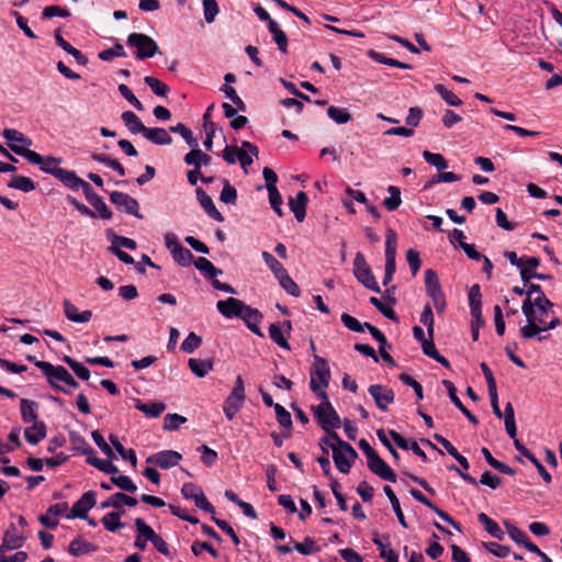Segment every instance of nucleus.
<instances>
[{
    "instance_id": "nucleus-52",
    "label": "nucleus",
    "mask_w": 562,
    "mask_h": 562,
    "mask_svg": "<svg viewBox=\"0 0 562 562\" xmlns=\"http://www.w3.org/2000/svg\"><path fill=\"white\" fill-rule=\"evenodd\" d=\"M269 336L271 340L277 344L279 347L289 350L290 345L283 335V331L279 325V323H273L269 326Z\"/></svg>"
},
{
    "instance_id": "nucleus-4",
    "label": "nucleus",
    "mask_w": 562,
    "mask_h": 562,
    "mask_svg": "<svg viewBox=\"0 0 562 562\" xmlns=\"http://www.w3.org/2000/svg\"><path fill=\"white\" fill-rule=\"evenodd\" d=\"M353 274L358 282L361 283L364 288L375 293H381V289L375 280V277L372 273V270L368 265L364 255L360 251L356 254L353 259Z\"/></svg>"
},
{
    "instance_id": "nucleus-27",
    "label": "nucleus",
    "mask_w": 562,
    "mask_h": 562,
    "mask_svg": "<svg viewBox=\"0 0 562 562\" xmlns=\"http://www.w3.org/2000/svg\"><path fill=\"white\" fill-rule=\"evenodd\" d=\"M38 404L35 401L22 398L20 401V411L22 420L25 424L37 422V409Z\"/></svg>"
},
{
    "instance_id": "nucleus-22",
    "label": "nucleus",
    "mask_w": 562,
    "mask_h": 562,
    "mask_svg": "<svg viewBox=\"0 0 562 562\" xmlns=\"http://www.w3.org/2000/svg\"><path fill=\"white\" fill-rule=\"evenodd\" d=\"M212 158L210 155L203 153L199 146L191 148V150L184 155L183 161L189 166H194V169H201L202 166L210 165Z\"/></svg>"
},
{
    "instance_id": "nucleus-46",
    "label": "nucleus",
    "mask_w": 562,
    "mask_h": 562,
    "mask_svg": "<svg viewBox=\"0 0 562 562\" xmlns=\"http://www.w3.org/2000/svg\"><path fill=\"white\" fill-rule=\"evenodd\" d=\"M63 360L79 379L83 381H88L90 379V370L82 363L69 356H65Z\"/></svg>"
},
{
    "instance_id": "nucleus-33",
    "label": "nucleus",
    "mask_w": 562,
    "mask_h": 562,
    "mask_svg": "<svg viewBox=\"0 0 562 562\" xmlns=\"http://www.w3.org/2000/svg\"><path fill=\"white\" fill-rule=\"evenodd\" d=\"M477 520L484 526V529L494 538L503 540L505 537L504 531L496 521L490 518L485 513L477 515Z\"/></svg>"
},
{
    "instance_id": "nucleus-37",
    "label": "nucleus",
    "mask_w": 562,
    "mask_h": 562,
    "mask_svg": "<svg viewBox=\"0 0 562 562\" xmlns=\"http://www.w3.org/2000/svg\"><path fill=\"white\" fill-rule=\"evenodd\" d=\"M268 30L271 33L273 41L278 45V49L281 53H286L288 52V36L280 29L279 24L276 21H271L270 25L268 26Z\"/></svg>"
},
{
    "instance_id": "nucleus-30",
    "label": "nucleus",
    "mask_w": 562,
    "mask_h": 562,
    "mask_svg": "<svg viewBox=\"0 0 562 562\" xmlns=\"http://www.w3.org/2000/svg\"><path fill=\"white\" fill-rule=\"evenodd\" d=\"M9 148L16 155L25 158L30 164L33 165H42L44 162V156H41L38 153L29 149L27 146H20L16 144H9Z\"/></svg>"
},
{
    "instance_id": "nucleus-45",
    "label": "nucleus",
    "mask_w": 562,
    "mask_h": 562,
    "mask_svg": "<svg viewBox=\"0 0 562 562\" xmlns=\"http://www.w3.org/2000/svg\"><path fill=\"white\" fill-rule=\"evenodd\" d=\"M387 192L390 193V196L383 200V205L387 211L392 212L397 210L402 203L401 190L398 187L389 186Z\"/></svg>"
},
{
    "instance_id": "nucleus-36",
    "label": "nucleus",
    "mask_w": 562,
    "mask_h": 562,
    "mask_svg": "<svg viewBox=\"0 0 562 562\" xmlns=\"http://www.w3.org/2000/svg\"><path fill=\"white\" fill-rule=\"evenodd\" d=\"M124 513V510H117L104 515L101 519L103 527L111 532H115L119 529L123 528L124 524L121 522V517Z\"/></svg>"
},
{
    "instance_id": "nucleus-49",
    "label": "nucleus",
    "mask_w": 562,
    "mask_h": 562,
    "mask_svg": "<svg viewBox=\"0 0 562 562\" xmlns=\"http://www.w3.org/2000/svg\"><path fill=\"white\" fill-rule=\"evenodd\" d=\"M504 526H505L506 531H507L508 536L510 537V539L513 541H515L517 544L524 546L527 542V540L529 539V537L527 536V533L524 530H521L520 528L515 526L509 520H504Z\"/></svg>"
},
{
    "instance_id": "nucleus-28",
    "label": "nucleus",
    "mask_w": 562,
    "mask_h": 562,
    "mask_svg": "<svg viewBox=\"0 0 562 562\" xmlns=\"http://www.w3.org/2000/svg\"><path fill=\"white\" fill-rule=\"evenodd\" d=\"M135 408L148 417L157 418L166 409V405L162 402L143 403L140 400H136Z\"/></svg>"
},
{
    "instance_id": "nucleus-24",
    "label": "nucleus",
    "mask_w": 562,
    "mask_h": 562,
    "mask_svg": "<svg viewBox=\"0 0 562 562\" xmlns=\"http://www.w3.org/2000/svg\"><path fill=\"white\" fill-rule=\"evenodd\" d=\"M121 119H122L124 125L126 126V128L132 134H142L144 136L147 126H145L143 124L140 119L134 112H132V111H124L121 114Z\"/></svg>"
},
{
    "instance_id": "nucleus-44",
    "label": "nucleus",
    "mask_w": 562,
    "mask_h": 562,
    "mask_svg": "<svg viewBox=\"0 0 562 562\" xmlns=\"http://www.w3.org/2000/svg\"><path fill=\"white\" fill-rule=\"evenodd\" d=\"M291 541L293 542L294 550L301 554L308 555L321 551V548L317 546L316 541L311 537H305L302 542L294 541L292 538Z\"/></svg>"
},
{
    "instance_id": "nucleus-3",
    "label": "nucleus",
    "mask_w": 562,
    "mask_h": 562,
    "mask_svg": "<svg viewBox=\"0 0 562 562\" xmlns=\"http://www.w3.org/2000/svg\"><path fill=\"white\" fill-rule=\"evenodd\" d=\"M310 387L319 397L321 386L327 387L330 380V369L326 359L314 356V364L310 371Z\"/></svg>"
},
{
    "instance_id": "nucleus-29",
    "label": "nucleus",
    "mask_w": 562,
    "mask_h": 562,
    "mask_svg": "<svg viewBox=\"0 0 562 562\" xmlns=\"http://www.w3.org/2000/svg\"><path fill=\"white\" fill-rule=\"evenodd\" d=\"M97 546L81 539L80 537L75 538L68 547L69 554L74 557H81L83 554L94 552Z\"/></svg>"
},
{
    "instance_id": "nucleus-9",
    "label": "nucleus",
    "mask_w": 562,
    "mask_h": 562,
    "mask_svg": "<svg viewBox=\"0 0 562 562\" xmlns=\"http://www.w3.org/2000/svg\"><path fill=\"white\" fill-rule=\"evenodd\" d=\"M95 505V492L88 491L72 505L68 519L81 518L88 519V512Z\"/></svg>"
},
{
    "instance_id": "nucleus-61",
    "label": "nucleus",
    "mask_w": 562,
    "mask_h": 562,
    "mask_svg": "<svg viewBox=\"0 0 562 562\" xmlns=\"http://www.w3.org/2000/svg\"><path fill=\"white\" fill-rule=\"evenodd\" d=\"M423 158L438 170H445L448 168V161L441 154H435L429 150H424Z\"/></svg>"
},
{
    "instance_id": "nucleus-25",
    "label": "nucleus",
    "mask_w": 562,
    "mask_h": 562,
    "mask_svg": "<svg viewBox=\"0 0 562 562\" xmlns=\"http://www.w3.org/2000/svg\"><path fill=\"white\" fill-rule=\"evenodd\" d=\"M144 137L155 145H170L172 137L162 127H147Z\"/></svg>"
},
{
    "instance_id": "nucleus-59",
    "label": "nucleus",
    "mask_w": 562,
    "mask_h": 562,
    "mask_svg": "<svg viewBox=\"0 0 562 562\" xmlns=\"http://www.w3.org/2000/svg\"><path fill=\"white\" fill-rule=\"evenodd\" d=\"M279 281L280 286L290 295L299 297L301 295V291L296 282L289 276V273H284L282 277L277 279Z\"/></svg>"
},
{
    "instance_id": "nucleus-54",
    "label": "nucleus",
    "mask_w": 562,
    "mask_h": 562,
    "mask_svg": "<svg viewBox=\"0 0 562 562\" xmlns=\"http://www.w3.org/2000/svg\"><path fill=\"white\" fill-rule=\"evenodd\" d=\"M134 525L137 533L147 541L153 542L159 536L143 518H136Z\"/></svg>"
},
{
    "instance_id": "nucleus-1",
    "label": "nucleus",
    "mask_w": 562,
    "mask_h": 562,
    "mask_svg": "<svg viewBox=\"0 0 562 562\" xmlns=\"http://www.w3.org/2000/svg\"><path fill=\"white\" fill-rule=\"evenodd\" d=\"M319 398H322V403L314 407V417L318 425L323 430L338 429L341 425V420L329 402L327 393L325 391H321Z\"/></svg>"
},
{
    "instance_id": "nucleus-53",
    "label": "nucleus",
    "mask_w": 562,
    "mask_h": 562,
    "mask_svg": "<svg viewBox=\"0 0 562 562\" xmlns=\"http://www.w3.org/2000/svg\"><path fill=\"white\" fill-rule=\"evenodd\" d=\"M326 432V436H324L321 440H319V447L323 448V446H326L328 448H330L333 450V448L335 449H339L341 447V445L345 442L340 437L339 435L335 431V429H328V430H324Z\"/></svg>"
},
{
    "instance_id": "nucleus-42",
    "label": "nucleus",
    "mask_w": 562,
    "mask_h": 562,
    "mask_svg": "<svg viewBox=\"0 0 562 562\" xmlns=\"http://www.w3.org/2000/svg\"><path fill=\"white\" fill-rule=\"evenodd\" d=\"M481 452L484 457V459L486 460V462L495 470H497L498 472L501 473H504V474H507V475H515L516 471L510 468L509 465L496 460L492 453L490 452V450L485 447H483L481 449Z\"/></svg>"
},
{
    "instance_id": "nucleus-32",
    "label": "nucleus",
    "mask_w": 562,
    "mask_h": 562,
    "mask_svg": "<svg viewBox=\"0 0 562 562\" xmlns=\"http://www.w3.org/2000/svg\"><path fill=\"white\" fill-rule=\"evenodd\" d=\"M194 267L206 278L213 279L218 274H222V270L216 268L205 257H199L193 261Z\"/></svg>"
},
{
    "instance_id": "nucleus-21",
    "label": "nucleus",
    "mask_w": 562,
    "mask_h": 562,
    "mask_svg": "<svg viewBox=\"0 0 562 562\" xmlns=\"http://www.w3.org/2000/svg\"><path fill=\"white\" fill-rule=\"evenodd\" d=\"M63 306L65 316L74 323H87L92 317L91 311L87 310L79 312L77 306H75L69 300H64Z\"/></svg>"
},
{
    "instance_id": "nucleus-64",
    "label": "nucleus",
    "mask_w": 562,
    "mask_h": 562,
    "mask_svg": "<svg viewBox=\"0 0 562 562\" xmlns=\"http://www.w3.org/2000/svg\"><path fill=\"white\" fill-rule=\"evenodd\" d=\"M171 255L175 261L182 267H188L194 261V256L192 255V252L189 249L184 248L183 246L178 248Z\"/></svg>"
},
{
    "instance_id": "nucleus-63",
    "label": "nucleus",
    "mask_w": 562,
    "mask_h": 562,
    "mask_svg": "<svg viewBox=\"0 0 562 562\" xmlns=\"http://www.w3.org/2000/svg\"><path fill=\"white\" fill-rule=\"evenodd\" d=\"M202 344V337L195 333H190L187 338L182 341L180 349L186 353H192Z\"/></svg>"
},
{
    "instance_id": "nucleus-39",
    "label": "nucleus",
    "mask_w": 562,
    "mask_h": 562,
    "mask_svg": "<svg viewBox=\"0 0 562 562\" xmlns=\"http://www.w3.org/2000/svg\"><path fill=\"white\" fill-rule=\"evenodd\" d=\"M383 491H384L385 495L387 496V498L390 499L392 508H393L401 526L405 529L408 528L405 516H404L403 510L400 505V501H398L397 496L395 495L394 491L389 485H385L383 487Z\"/></svg>"
},
{
    "instance_id": "nucleus-47",
    "label": "nucleus",
    "mask_w": 562,
    "mask_h": 562,
    "mask_svg": "<svg viewBox=\"0 0 562 562\" xmlns=\"http://www.w3.org/2000/svg\"><path fill=\"white\" fill-rule=\"evenodd\" d=\"M261 257H262L265 263L272 271L276 279H279L284 273L288 272L286 269L283 267V265L281 262H279L270 252L262 251Z\"/></svg>"
},
{
    "instance_id": "nucleus-60",
    "label": "nucleus",
    "mask_w": 562,
    "mask_h": 562,
    "mask_svg": "<svg viewBox=\"0 0 562 562\" xmlns=\"http://www.w3.org/2000/svg\"><path fill=\"white\" fill-rule=\"evenodd\" d=\"M144 82L151 89V91L156 95L167 97V94L169 92V87L166 83H164L162 81H160L159 79L151 77V76H146L144 78Z\"/></svg>"
},
{
    "instance_id": "nucleus-58",
    "label": "nucleus",
    "mask_w": 562,
    "mask_h": 562,
    "mask_svg": "<svg viewBox=\"0 0 562 562\" xmlns=\"http://www.w3.org/2000/svg\"><path fill=\"white\" fill-rule=\"evenodd\" d=\"M221 202L234 205L237 201V190L229 183L227 179L223 180V189L220 195Z\"/></svg>"
},
{
    "instance_id": "nucleus-16",
    "label": "nucleus",
    "mask_w": 562,
    "mask_h": 562,
    "mask_svg": "<svg viewBox=\"0 0 562 562\" xmlns=\"http://www.w3.org/2000/svg\"><path fill=\"white\" fill-rule=\"evenodd\" d=\"M244 306H245V303L235 297H228L226 300H221L216 303L217 311L225 318H233V317L239 318V316L243 313Z\"/></svg>"
},
{
    "instance_id": "nucleus-5",
    "label": "nucleus",
    "mask_w": 562,
    "mask_h": 562,
    "mask_svg": "<svg viewBox=\"0 0 562 562\" xmlns=\"http://www.w3.org/2000/svg\"><path fill=\"white\" fill-rule=\"evenodd\" d=\"M426 293L432 300L436 312L441 315L446 310V297L441 289L437 272L432 269L425 271Z\"/></svg>"
},
{
    "instance_id": "nucleus-10",
    "label": "nucleus",
    "mask_w": 562,
    "mask_h": 562,
    "mask_svg": "<svg viewBox=\"0 0 562 562\" xmlns=\"http://www.w3.org/2000/svg\"><path fill=\"white\" fill-rule=\"evenodd\" d=\"M409 493L415 501L422 503L423 505H425L428 508H430L431 510H434L439 516V518H441L443 521L451 525L456 530H458L460 532L462 531V526L460 525V522L454 520L447 512L442 510L436 504H434L431 501H429L420 491H418L416 488H412L409 491Z\"/></svg>"
},
{
    "instance_id": "nucleus-56",
    "label": "nucleus",
    "mask_w": 562,
    "mask_h": 562,
    "mask_svg": "<svg viewBox=\"0 0 562 562\" xmlns=\"http://www.w3.org/2000/svg\"><path fill=\"white\" fill-rule=\"evenodd\" d=\"M126 52L124 50L123 45L116 41L114 46L108 49H104L99 53L98 57L102 61H111L114 57H126Z\"/></svg>"
},
{
    "instance_id": "nucleus-8",
    "label": "nucleus",
    "mask_w": 562,
    "mask_h": 562,
    "mask_svg": "<svg viewBox=\"0 0 562 562\" xmlns=\"http://www.w3.org/2000/svg\"><path fill=\"white\" fill-rule=\"evenodd\" d=\"M37 368L46 376L47 383L54 390H63V385L58 382H64L68 375V370L63 366H54L49 363H37Z\"/></svg>"
},
{
    "instance_id": "nucleus-15",
    "label": "nucleus",
    "mask_w": 562,
    "mask_h": 562,
    "mask_svg": "<svg viewBox=\"0 0 562 562\" xmlns=\"http://www.w3.org/2000/svg\"><path fill=\"white\" fill-rule=\"evenodd\" d=\"M82 191L86 200L94 207L102 218L110 220L112 217V211L104 203L103 199L94 192L93 188L89 183L83 186Z\"/></svg>"
},
{
    "instance_id": "nucleus-57",
    "label": "nucleus",
    "mask_w": 562,
    "mask_h": 562,
    "mask_svg": "<svg viewBox=\"0 0 562 562\" xmlns=\"http://www.w3.org/2000/svg\"><path fill=\"white\" fill-rule=\"evenodd\" d=\"M434 89L447 104L451 106H459L462 104L461 99L457 97L451 90L447 89L443 85L437 83Z\"/></svg>"
},
{
    "instance_id": "nucleus-11",
    "label": "nucleus",
    "mask_w": 562,
    "mask_h": 562,
    "mask_svg": "<svg viewBox=\"0 0 562 562\" xmlns=\"http://www.w3.org/2000/svg\"><path fill=\"white\" fill-rule=\"evenodd\" d=\"M369 394L373 397L379 409L387 411V405L394 402V391L382 384H372L368 389Z\"/></svg>"
},
{
    "instance_id": "nucleus-2",
    "label": "nucleus",
    "mask_w": 562,
    "mask_h": 562,
    "mask_svg": "<svg viewBox=\"0 0 562 562\" xmlns=\"http://www.w3.org/2000/svg\"><path fill=\"white\" fill-rule=\"evenodd\" d=\"M126 43L130 47L136 48V58L140 60L151 58L159 52L156 41L144 33H131Z\"/></svg>"
},
{
    "instance_id": "nucleus-40",
    "label": "nucleus",
    "mask_w": 562,
    "mask_h": 562,
    "mask_svg": "<svg viewBox=\"0 0 562 562\" xmlns=\"http://www.w3.org/2000/svg\"><path fill=\"white\" fill-rule=\"evenodd\" d=\"M106 237L111 241L110 247H124L130 250H135L137 248V244L134 239L125 236H119L112 229L106 231Z\"/></svg>"
},
{
    "instance_id": "nucleus-51",
    "label": "nucleus",
    "mask_w": 562,
    "mask_h": 562,
    "mask_svg": "<svg viewBox=\"0 0 562 562\" xmlns=\"http://www.w3.org/2000/svg\"><path fill=\"white\" fill-rule=\"evenodd\" d=\"M169 131L172 133L180 134L182 138L186 140V143L194 149V147H198L199 143L198 139L193 136L191 130H189L184 124L178 123L175 126H170Z\"/></svg>"
},
{
    "instance_id": "nucleus-43",
    "label": "nucleus",
    "mask_w": 562,
    "mask_h": 562,
    "mask_svg": "<svg viewBox=\"0 0 562 562\" xmlns=\"http://www.w3.org/2000/svg\"><path fill=\"white\" fill-rule=\"evenodd\" d=\"M503 417L505 420V429L508 436L512 439H515L517 436V427H516V420H515V411L514 406L510 402H508L505 406V411L503 413Z\"/></svg>"
},
{
    "instance_id": "nucleus-17",
    "label": "nucleus",
    "mask_w": 562,
    "mask_h": 562,
    "mask_svg": "<svg viewBox=\"0 0 562 562\" xmlns=\"http://www.w3.org/2000/svg\"><path fill=\"white\" fill-rule=\"evenodd\" d=\"M532 293L538 295L533 300L535 307L540 312L541 315H547L548 311L553 306V303L544 295L541 285L530 283L526 294L531 296Z\"/></svg>"
},
{
    "instance_id": "nucleus-35",
    "label": "nucleus",
    "mask_w": 562,
    "mask_h": 562,
    "mask_svg": "<svg viewBox=\"0 0 562 562\" xmlns=\"http://www.w3.org/2000/svg\"><path fill=\"white\" fill-rule=\"evenodd\" d=\"M109 440L114 447V449L117 451V453L121 456V458L130 461L132 467L135 468L137 464L136 452L133 449H125L124 446L120 442L117 436L113 434L109 436Z\"/></svg>"
},
{
    "instance_id": "nucleus-20",
    "label": "nucleus",
    "mask_w": 562,
    "mask_h": 562,
    "mask_svg": "<svg viewBox=\"0 0 562 562\" xmlns=\"http://www.w3.org/2000/svg\"><path fill=\"white\" fill-rule=\"evenodd\" d=\"M56 173L57 175L55 178L58 179L65 187L71 190H83V186L88 184V182L79 178L75 171L60 168L58 171H56Z\"/></svg>"
},
{
    "instance_id": "nucleus-12",
    "label": "nucleus",
    "mask_w": 562,
    "mask_h": 562,
    "mask_svg": "<svg viewBox=\"0 0 562 562\" xmlns=\"http://www.w3.org/2000/svg\"><path fill=\"white\" fill-rule=\"evenodd\" d=\"M182 456L175 450H162L157 453H154L149 456L146 459V463H153L160 469H170L172 467L178 465V463L181 461Z\"/></svg>"
},
{
    "instance_id": "nucleus-18",
    "label": "nucleus",
    "mask_w": 562,
    "mask_h": 562,
    "mask_svg": "<svg viewBox=\"0 0 562 562\" xmlns=\"http://www.w3.org/2000/svg\"><path fill=\"white\" fill-rule=\"evenodd\" d=\"M289 207L297 222H303L306 216L308 196L304 191H299L294 198L289 199Z\"/></svg>"
},
{
    "instance_id": "nucleus-50",
    "label": "nucleus",
    "mask_w": 562,
    "mask_h": 562,
    "mask_svg": "<svg viewBox=\"0 0 562 562\" xmlns=\"http://www.w3.org/2000/svg\"><path fill=\"white\" fill-rule=\"evenodd\" d=\"M327 115L337 124H346L351 120V114L347 109L335 105L328 106Z\"/></svg>"
},
{
    "instance_id": "nucleus-41",
    "label": "nucleus",
    "mask_w": 562,
    "mask_h": 562,
    "mask_svg": "<svg viewBox=\"0 0 562 562\" xmlns=\"http://www.w3.org/2000/svg\"><path fill=\"white\" fill-rule=\"evenodd\" d=\"M368 55L371 59H373L374 61L380 63V64L389 65V66L401 68V69H411L412 68V66L409 64L387 57L385 54L375 52L373 49L369 50Z\"/></svg>"
},
{
    "instance_id": "nucleus-48",
    "label": "nucleus",
    "mask_w": 562,
    "mask_h": 562,
    "mask_svg": "<svg viewBox=\"0 0 562 562\" xmlns=\"http://www.w3.org/2000/svg\"><path fill=\"white\" fill-rule=\"evenodd\" d=\"M3 137L9 142V144H16L20 143L24 147L31 146L32 140L27 136H25L23 133L13 130V128H4L2 132Z\"/></svg>"
},
{
    "instance_id": "nucleus-62",
    "label": "nucleus",
    "mask_w": 562,
    "mask_h": 562,
    "mask_svg": "<svg viewBox=\"0 0 562 562\" xmlns=\"http://www.w3.org/2000/svg\"><path fill=\"white\" fill-rule=\"evenodd\" d=\"M184 423H187V418L184 416L177 413L167 414L164 418V429L175 431Z\"/></svg>"
},
{
    "instance_id": "nucleus-55",
    "label": "nucleus",
    "mask_w": 562,
    "mask_h": 562,
    "mask_svg": "<svg viewBox=\"0 0 562 562\" xmlns=\"http://www.w3.org/2000/svg\"><path fill=\"white\" fill-rule=\"evenodd\" d=\"M333 460L337 470L344 474H348L351 469V461L342 453L341 450L333 448Z\"/></svg>"
},
{
    "instance_id": "nucleus-19",
    "label": "nucleus",
    "mask_w": 562,
    "mask_h": 562,
    "mask_svg": "<svg viewBox=\"0 0 562 562\" xmlns=\"http://www.w3.org/2000/svg\"><path fill=\"white\" fill-rule=\"evenodd\" d=\"M195 192H196V199H198L200 205L205 211V213L211 218H213L217 222H224V216L215 207L212 198L202 188H198Z\"/></svg>"
},
{
    "instance_id": "nucleus-38",
    "label": "nucleus",
    "mask_w": 562,
    "mask_h": 562,
    "mask_svg": "<svg viewBox=\"0 0 562 562\" xmlns=\"http://www.w3.org/2000/svg\"><path fill=\"white\" fill-rule=\"evenodd\" d=\"M8 187L27 193L35 190L36 184L29 177L15 175L8 182Z\"/></svg>"
},
{
    "instance_id": "nucleus-13",
    "label": "nucleus",
    "mask_w": 562,
    "mask_h": 562,
    "mask_svg": "<svg viewBox=\"0 0 562 562\" xmlns=\"http://www.w3.org/2000/svg\"><path fill=\"white\" fill-rule=\"evenodd\" d=\"M368 468L381 479L392 483L396 482V474L378 453L368 459Z\"/></svg>"
},
{
    "instance_id": "nucleus-34",
    "label": "nucleus",
    "mask_w": 562,
    "mask_h": 562,
    "mask_svg": "<svg viewBox=\"0 0 562 562\" xmlns=\"http://www.w3.org/2000/svg\"><path fill=\"white\" fill-rule=\"evenodd\" d=\"M274 412L278 423L285 429L283 437L290 438L293 427L291 414L280 404H276Z\"/></svg>"
},
{
    "instance_id": "nucleus-31",
    "label": "nucleus",
    "mask_w": 562,
    "mask_h": 562,
    "mask_svg": "<svg viewBox=\"0 0 562 562\" xmlns=\"http://www.w3.org/2000/svg\"><path fill=\"white\" fill-rule=\"evenodd\" d=\"M213 360L212 359H195L190 358L188 361V366L190 370L198 376L204 378L210 371L213 370Z\"/></svg>"
},
{
    "instance_id": "nucleus-14",
    "label": "nucleus",
    "mask_w": 562,
    "mask_h": 562,
    "mask_svg": "<svg viewBox=\"0 0 562 562\" xmlns=\"http://www.w3.org/2000/svg\"><path fill=\"white\" fill-rule=\"evenodd\" d=\"M240 319H243L246 324V326L249 328L250 331H252L255 335L259 337H263V333L261 331L259 324L261 323L263 315L262 313L254 308L247 304H245L243 308V313L239 316Z\"/></svg>"
},
{
    "instance_id": "nucleus-23",
    "label": "nucleus",
    "mask_w": 562,
    "mask_h": 562,
    "mask_svg": "<svg viewBox=\"0 0 562 562\" xmlns=\"http://www.w3.org/2000/svg\"><path fill=\"white\" fill-rule=\"evenodd\" d=\"M47 436V429L44 422H35L31 427L25 428V440L31 445H37Z\"/></svg>"
},
{
    "instance_id": "nucleus-26",
    "label": "nucleus",
    "mask_w": 562,
    "mask_h": 562,
    "mask_svg": "<svg viewBox=\"0 0 562 562\" xmlns=\"http://www.w3.org/2000/svg\"><path fill=\"white\" fill-rule=\"evenodd\" d=\"M26 538L23 535H19L15 532V526L11 524L8 530L3 536V547H7V550H15L23 547Z\"/></svg>"
},
{
    "instance_id": "nucleus-6",
    "label": "nucleus",
    "mask_w": 562,
    "mask_h": 562,
    "mask_svg": "<svg viewBox=\"0 0 562 562\" xmlns=\"http://www.w3.org/2000/svg\"><path fill=\"white\" fill-rule=\"evenodd\" d=\"M481 288L480 284H473L469 290V306L471 314V328H481L485 322L482 316V301H481Z\"/></svg>"
},
{
    "instance_id": "nucleus-7",
    "label": "nucleus",
    "mask_w": 562,
    "mask_h": 562,
    "mask_svg": "<svg viewBox=\"0 0 562 562\" xmlns=\"http://www.w3.org/2000/svg\"><path fill=\"white\" fill-rule=\"evenodd\" d=\"M110 201L119 211L134 215L137 218H143V215L139 213V204L137 200L127 193L113 191L110 193Z\"/></svg>"
}]
</instances>
